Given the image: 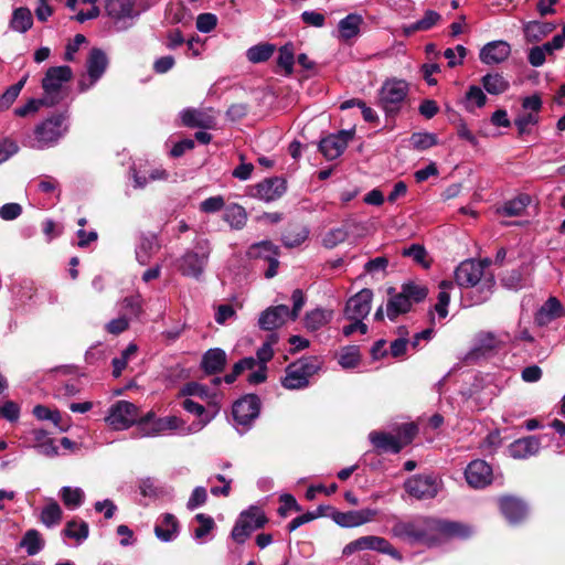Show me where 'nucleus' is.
<instances>
[{"label": "nucleus", "instance_id": "c756f323", "mask_svg": "<svg viewBox=\"0 0 565 565\" xmlns=\"http://www.w3.org/2000/svg\"><path fill=\"white\" fill-rule=\"evenodd\" d=\"M63 519V510L53 499H45V505L40 512V521L46 527H54L61 523Z\"/></svg>", "mask_w": 565, "mask_h": 565}, {"label": "nucleus", "instance_id": "2eb2a0df", "mask_svg": "<svg viewBox=\"0 0 565 565\" xmlns=\"http://www.w3.org/2000/svg\"><path fill=\"white\" fill-rule=\"evenodd\" d=\"M232 413L237 425L248 426L259 414V399L246 395L234 403Z\"/></svg>", "mask_w": 565, "mask_h": 565}, {"label": "nucleus", "instance_id": "bb28decb", "mask_svg": "<svg viewBox=\"0 0 565 565\" xmlns=\"http://www.w3.org/2000/svg\"><path fill=\"white\" fill-rule=\"evenodd\" d=\"M226 361L224 350L218 348L210 349L202 356L201 367L207 374H215L224 369Z\"/></svg>", "mask_w": 565, "mask_h": 565}, {"label": "nucleus", "instance_id": "f03ea898", "mask_svg": "<svg viewBox=\"0 0 565 565\" xmlns=\"http://www.w3.org/2000/svg\"><path fill=\"white\" fill-rule=\"evenodd\" d=\"M490 260L468 259L459 264L455 270V280L460 288L471 289V303L480 305L490 299L495 279L489 270Z\"/></svg>", "mask_w": 565, "mask_h": 565}, {"label": "nucleus", "instance_id": "473e14b6", "mask_svg": "<svg viewBox=\"0 0 565 565\" xmlns=\"http://www.w3.org/2000/svg\"><path fill=\"white\" fill-rule=\"evenodd\" d=\"M33 25V17L31 10L26 7H20L13 10L12 17L9 23L11 30L25 33Z\"/></svg>", "mask_w": 565, "mask_h": 565}, {"label": "nucleus", "instance_id": "20e7f679", "mask_svg": "<svg viewBox=\"0 0 565 565\" xmlns=\"http://www.w3.org/2000/svg\"><path fill=\"white\" fill-rule=\"evenodd\" d=\"M321 367L318 358L310 356L291 363L286 369V374L281 380V384L287 390H300L309 384V379L315 375Z\"/></svg>", "mask_w": 565, "mask_h": 565}, {"label": "nucleus", "instance_id": "49530a36", "mask_svg": "<svg viewBox=\"0 0 565 565\" xmlns=\"http://www.w3.org/2000/svg\"><path fill=\"white\" fill-rule=\"evenodd\" d=\"M63 533L70 539L83 542L88 537V524L85 521L72 520L66 523Z\"/></svg>", "mask_w": 565, "mask_h": 565}, {"label": "nucleus", "instance_id": "7ed1b4c3", "mask_svg": "<svg viewBox=\"0 0 565 565\" xmlns=\"http://www.w3.org/2000/svg\"><path fill=\"white\" fill-rule=\"evenodd\" d=\"M212 252L211 243L206 238H199L194 249L186 252L180 259L178 269L186 277L199 279L209 262Z\"/></svg>", "mask_w": 565, "mask_h": 565}, {"label": "nucleus", "instance_id": "13d9d810", "mask_svg": "<svg viewBox=\"0 0 565 565\" xmlns=\"http://www.w3.org/2000/svg\"><path fill=\"white\" fill-rule=\"evenodd\" d=\"M195 520L199 522V526L194 530V537L201 540L206 536L215 526L214 520L203 513L195 515Z\"/></svg>", "mask_w": 565, "mask_h": 565}, {"label": "nucleus", "instance_id": "603ef678", "mask_svg": "<svg viewBox=\"0 0 565 565\" xmlns=\"http://www.w3.org/2000/svg\"><path fill=\"white\" fill-rule=\"evenodd\" d=\"M21 545L26 548L29 555H35L42 550L43 541L41 540V536L38 531L29 530L24 534L21 541Z\"/></svg>", "mask_w": 565, "mask_h": 565}, {"label": "nucleus", "instance_id": "052dcab7", "mask_svg": "<svg viewBox=\"0 0 565 565\" xmlns=\"http://www.w3.org/2000/svg\"><path fill=\"white\" fill-rule=\"evenodd\" d=\"M501 281L509 289H520L524 286V278L518 269L507 271L502 276Z\"/></svg>", "mask_w": 565, "mask_h": 565}, {"label": "nucleus", "instance_id": "c85d7f7f", "mask_svg": "<svg viewBox=\"0 0 565 565\" xmlns=\"http://www.w3.org/2000/svg\"><path fill=\"white\" fill-rule=\"evenodd\" d=\"M182 407L191 414H194L200 418L199 423L190 426L192 428V433H196L205 427L212 419H214L217 415H212L210 413V406H203L191 398H185L182 403Z\"/></svg>", "mask_w": 565, "mask_h": 565}, {"label": "nucleus", "instance_id": "bf43d9fd", "mask_svg": "<svg viewBox=\"0 0 565 565\" xmlns=\"http://www.w3.org/2000/svg\"><path fill=\"white\" fill-rule=\"evenodd\" d=\"M34 416L40 420H51L56 427H60L63 429L60 425V422L62 419L61 414L57 411H52L46 406L43 405H36L33 408Z\"/></svg>", "mask_w": 565, "mask_h": 565}, {"label": "nucleus", "instance_id": "aec40b11", "mask_svg": "<svg viewBox=\"0 0 565 565\" xmlns=\"http://www.w3.org/2000/svg\"><path fill=\"white\" fill-rule=\"evenodd\" d=\"M511 54V46L505 41H492L487 43L480 51V61L487 65L500 64Z\"/></svg>", "mask_w": 565, "mask_h": 565}, {"label": "nucleus", "instance_id": "412c9836", "mask_svg": "<svg viewBox=\"0 0 565 565\" xmlns=\"http://www.w3.org/2000/svg\"><path fill=\"white\" fill-rule=\"evenodd\" d=\"M182 124L192 128L211 129L215 125V117L211 110L186 108L180 113Z\"/></svg>", "mask_w": 565, "mask_h": 565}, {"label": "nucleus", "instance_id": "f3484780", "mask_svg": "<svg viewBox=\"0 0 565 565\" xmlns=\"http://www.w3.org/2000/svg\"><path fill=\"white\" fill-rule=\"evenodd\" d=\"M465 477L472 488H484L492 481V468L484 460L477 459L467 466Z\"/></svg>", "mask_w": 565, "mask_h": 565}, {"label": "nucleus", "instance_id": "72a5a7b5", "mask_svg": "<svg viewBox=\"0 0 565 565\" xmlns=\"http://www.w3.org/2000/svg\"><path fill=\"white\" fill-rule=\"evenodd\" d=\"M556 29L552 22L531 21L525 24L524 33L529 42H539Z\"/></svg>", "mask_w": 565, "mask_h": 565}, {"label": "nucleus", "instance_id": "b1692460", "mask_svg": "<svg viewBox=\"0 0 565 565\" xmlns=\"http://www.w3.org/2000/svg\"><path fill=\"white\" fill-rule=\"evenodd\" d=\"M286 191V182L280 178L267 179L255 186V196L266 201L279 199Z\"/></svg>", "mask_w": 565, "mask_h": 565}, {"label": "nucleus", "instance_id": "4be33fe9", "mask_svg": "<svg viewBox=\"0 0 565 565\" xmlns=\"http://www.w3.org/2000/svg\"><path fill=\"white\" fill-rule=\"evenodd\" d=\"M499 504L502 514L511 524L519 523L527 514L525 503L518 498L503 497L499 500Z\"/></svg>", "mask_w": 565, "mask_h": 565}, {"label": "nucleus", "instance_id": "423d86ee", "mask_svg": "<svg viewBox=\"0 0 565 565\" xmlns=\"http://www.w3.org/2000/svg\"><path fill=\"white\" fill-rule=\"evenodd\" d=\"M222 379L215 377L212 381L213 387H209L199 382H189L185 383L179 391V396L184 397H198L202 402L210 406V413L212 415H217L221 411L223 395L217 390V386L221 384Z\"/></svg>", "mask_w": 565, "mask_h": 565}, {"label": "nucleus", "instance_id": "774afa93", "mask_svg": "<svg viewBox=\"0 0 565 565\" xmlns=\"http://www.w3.org/2000/svg\"><path fill=\"white\" fill-rule=\"evenodd\" d=\"M21 213L22 207L18 203H7L0 207V217L4 221L15 220Z\"/></svg>", "mask_w": 565, "mask_h": 565}, {"label": "nucleus", "instance_id": "5fc2aeb1", "mask_svg": "<svg viewBox=\"0 0 565 565\" xmlns=\"http://www.w3.org/2000/svg\"><path fill=\"white\" fill-rule=\"evenodd\" d=\"M26 78H22L14 85H11L0 97V109H8L18 98L21 89L23 88Z\"/></svg>", "mask_w": 565, "mask_h": 565}, {"label": "nucleus", "instance_id": "e2e57ef3", "mask_svg": "<svg viewBox=\"0 0 565 565\" xmlns=\"http://www.w3.org/2000/svg\"><path fill=\"white\" fill-rule=\"evenodd\" d=\"M217 18L213 13H201L196 18V29L202 33H209L215 29Z\"/></svg>", "mask_w": 565, "mask_h": 565}, {"label": "nucleus", "instance_id": "864d4df0", "mask_svg": "<svg viewBox=\"0 0 565 565\" xmlns=\"http://www.w3.org/2000/svg\"><path fill=\"white\" fill-rule=\"evenodd\" d=\"M409 143L417 150L428 149L437 143L436 135L430 132H415L409 138Z\"/></svg>", "mask_w": 565, "mask_h": 565}, {"label": "nucleus", "instance_id": "0eeeda50", "mask_svg": "<svg viewBox=\"0 0 565 565\" xmlns=\"http://www.w3.org/2000/svg\"><path fill=\"white\" fill-rule=\"evenodd\" d=\"M67 131L66 117L64 115L52 116L34 129L32 148L44 149L53 146Z\"/></svg>", "mask_w": 565, "mask_h": 565}, {"label": "nucleus", "instance_id": "37998d69", "mask_svg": "<svg viewBox=\"0 0 565 565\" xmlns=\"http://www.w3.org/2000/svg\"><path fill=\"white\" fill-rule=\"evenodd\" d=\"M487 95L482 88L477 85L469 86L465 95V107L468 111H475L476 108H481L487 104Z\"/></svg>", "mask_w": 565, "mask_h": 565}, {"label": "nucleus", "instance_id": "f257e3e1", "mask_svg": "<svg viewBox=\"0 0 565 565\" xmlns=\"http://www.w3.org/2000/svg\"><path fill=\"white\" fill-rule=\"evenodd\" d=\"M396 537L409 543L434 545L449 537H466L470 530L460 523L430 518H417L412 521H397L393 526Z\"/></svg>", "mask_w": 565, "mask_h": 565}, {"label": "nucleus", "instance_id": "a19ab883", "mask_svg": "<svg viewBox=\"0 0 565 565\" xmlns=\"http://www.w3.org/2000/svg\"><path fill=\"white\" fill-rule=\"evenodd\" d=\"M247 256L249 258H263L265 260L271 259L278 256V247L269 241L259 242L253 244L248 250Z\"/></svg>", "mask_w": 565, "mask_h": 565}, {"label": "nucleus", "instance_id": "4468645a", "mask_svg": "<svg viewBox=\"0 0 565 565\" xmlns=\"http://www.w3.org/2000/svg\"><path fill=\"white\" fill-rule=\"evenodd\" d=\"M353 137L354 129L341 130L338 134H331L320 141L319 150L326 159H337L343 153L349 141H351Z\"/></svg>", "mask_w": 565, "mask_h": 565}, {"label": "nucleus", "instance_id": "de8ad7c7", "mask_svg": "<svg viewBox=\"0 0 565 565\" xmlns=\"http://www.w3.org/2000/svg\"><path fill=\"white\" fill-rule=\"evenodd\" d=\"M275 52L273 44H258L247 50V58L253 63H260L267 61Z\"/></svg>", "mask_w": 565, "mask_h": 565}, {"label": "nucleus", "instance_id": "cd10ccee", "mask_svg": "<svg viewBox=\"0 0 565 565\" xmlns=\"http://www.w3.org/2000/svg\"><path fill=\"white\" fill-rule=\"evenodd\" d=\"M105 10L113 20L134 18L135 0H106Z\"/></svg>", "mask_w": 565, "mask_h": 565}, {"label": "nucleus", "instance_id": "3c124183", "mask_svg": "<svg viewBox=\"0 0 565 565\" xmlns=\"http://www.w3.org/2000/svg\"><path fill=\"white\" fill-rule=\"evenodd\" d=\"M348 237L345 226L329 230L322 237V245L327 248H334Z\"/></svg>", "mask_w": 565, "mask_h": 565}, {"label": "nucleus", "instance_id": "6e6552de", "mask_svg": "<svg viewBox=\"0 0 565 565\" xmlns=\"http://www.w3.org/2000/svg\"><path fill=\"white\" fill-rule=\"evenodd\" d=\"M267 522L264 512L257 507H249L241 512L235 525L232 529L231 537L237 544H244L250 534L263 527Z\"/></svg>", "mask_w": 565, "mask_h": 565}, {"label": "nucleus", "instance_id": "c03bdc74", "mask_svg": "<svg viewBox=\"0 0 565 565\" xmlns=\"http://www.w3.org/2000/svg\"><path fill=\"white\" fill-rule=\"evenodd\" d=\"M224 221L227 222L231 227L241 230L246 224L247 214L241 205L232 204L225 210Z\"/></svg>", "mask_w": 565, "mask_h": 565}, {"label": "nucleus", "instance_id": "69168bd1", "mask_svg": "<svg viewBox=\"0 0 565 565\" xmlns=\"http://www.w3.org/2000/svg\"><path fill=\"white\" fill-rule=\"evenodd\" d=\"M225 205L224 199L221 195L211 196L200 204V210L204 213H215L221 211Z\"/></svg>", "mask_w": 565, "mask_h": 565}, {"label": "nucleus", "instance_id": "09e8293b", "mask_svg": "<svg viewBox=\"0 0 565 565\" xmlns=\"http://www.w3.org/2000/svg\"><path fill=\"white\" fill-rule=\"evenodd\" d=\"M295 63V52L291 43H287L279 49L277 64L281 67L287 75L292 73Z\"/></svg>", "mask_w": 565, "mask_h": 565}, {"label": "nucleus", "instance_id": "a878e982", "mask_svg": "<svg viewBox=\"0 0 565 565\" xmlns=\"http://www.w3.org/2000/svg\"><path fill=\"white\" fill-rule=\"evenodd\" d=\"M540 439L535 436L520 438L509 446V454L515 459H525L539 452Z\"/></svg>", "mask_w": 565, "mask_h": 565}, {"label": "nucleus", "instance_id": "9d476101", "mask_svg": "<svg viewBox=\"0 0 565 565\" xmlns=\"http://www.w3.org/2000/svg\"><path fill=\"white\" fill-rule=\"evenodd\" d=\"M427 295L428 289L422 284H404L402 291L391 299V316L407 312L414 302L424 300Z\"/></svg>", "mask_w": 565, "mask_h": 565}, {"label": "nucleus", "instance_id": "f704fd0d", "mask_svg": "<svg viewBox=\"0 0 565 565\" xmlns=\"http://www.w3.org/2000/svg\"><path fill=\"white\" fill-rule=\"evenodd\" d=\"M58 495L64 505L70 510H76L85 501V492L82 488L78 487H62L60 489Z\"/></svg>", "mask_w": 565, "mask_h": 565}, {"label": "nucleus", "instance_id": "a18cd8bd", "mask_svg": "<svg viewBox=\"0 0 565 565\" xmlns=\"http://www.w3.org/2000/svg\"><path fill=\"white\" fill-rule=\"evenodd\" d=\"M332 317V312L324 309H315L307 313L305 323L306 328L311 331H316L327 324Z\"/></svg>", "mask_w": 565, "mask_h": 565}, {"label": "nucleus", "instance_id": "dca6fc26", "mask_svg": "<svg viewBox=\"0 0 565 565\" xmlns=\"http://www.w3.org/2000/svg\"><path fill=\"white\" fill-rule=\"evenodd\" d=\"M362 551H374V552L387 554L388 553V542L384 537L376 536V535L361 536V537L348 543L342 550V555L350 556L356 552H362Z\"/></svg>", "mask_w": 565, "mask_h": 565}, {"label": "nucleus", "instance_id": "ddd939ff", "mask_svg": "<svg viewBox=\"0 0 565 565\" xmlns=\"http://www.w3.org/2000/svg\"><path fill=\"white\" fill-rule=\"evenodd\" d=\"M376 509L351 510L347 512L334 511L331 514L332 521L341 527H358L376 520Z\"/></svg>", "mask_w": 565, "mask_h": 565}, {"label": "nucleus", "instance_id": "338daca9", "mask_svg": "<svg viewBox=\"0 0 565 565\" xmlns=\"http://www.w3.org/2000/svg\"><path fill=\"white\" fill-rule=\"evenodd\" d=\"M206 500H207V493H206L205 488L196 487L192 491V494L189 498L186 507L189 510H194V509L203 505L206 502Z\"/></svg>", "mask_w": 565, "mask_h": 565}, {"label": "nucleus", "instance_id": "4c0bfd02", "mask_svg": "<svg viewBox=\"0 0 565 565\" xmlns=\"http://www.w3.org/2000/svg\"><path fill=\"white\" fill-rule=\"evenodd\" d=\"M562 303L555 297H551L546 300V302L541 307L536 315V321L540 324H545L559 317L562 313Z\"/></svg>", "mask_w": 565, "mask_h": 565}, {"label": "nucleus", "instance_id": "2f4dec72", "mask_svg": "<svg viewBox=\"0 0 565 565\" xmlns=\"http://www.w3.org/2000/svg\"><path fill=\"white\" fill-rule=\"evenodd\" d=\"M154 533L163 542L172 541L178 534V521L173 514L166 513L156 525Z\"/></svg>", "mask_w": 565, "mask_h": 565}, {"label": "nucleus", "instance_id": "79ce46f5", "mask_svg": "<svg viewBox=\"0 0 565 565\" xmlns=\"http://www.w3.org/2000/svg\"><path fill=\"white\" fill-rule=\"evenodd\" d=\"M440 14L434 10H427L424 17L417 22L404 28V33L409 35L416 31H427L436 25L440 20Z\"/></svg>", "mask_w": 565, "mask_h": 565}, {"label": "nucleus", "instance_id": "58836bf2", "mask_svg": "<svg viewBox=\"0 0 565 565\" xmlns=\"http://www.w3.org/2000/svg\"><path fill=\"white\" fill-rule=\"evenodd\" d=\"M484 89L491 95H500L510 87L509 82L499 73L487 74L481 78Z\"/></svg>", "mask_w": 565, "mask_h": 565}, {"label": "nucleus", "instance_id": "39448f33", "mask_svg": "<svg viewBox=\"0 0 565 565\" xmlns=\"http://www.w3.org/2000/svg\"><path fill=\"white\" fill-rule=\"evenodd\" d=\"M72 75L71 67L66 65L50 67L46 71L42 79L43 98L46 106H54L64 98L62 88L72 78Z\"/></svg>", "mask_w": 565, "mask_h": 565}, {"label": "nucleus", "instance_id": "e433bc0d", "mask_svg": "<svg viewBox=\"0 0 565 565\" xmlns=\"http://www.w3.org/2000/svg\"><path fill=\"white\" fill-rule=\"evenodd\" d=\"M362 23V17L359 14H349L339 22L340 38L348 41L356 36L360 32V25Z\"/></svg>", "mask_w": 565, "mask_h": 565}, {"label": "nucleus", "instance_id": "6e6d98bb", "mask_svg": "<svg viewBox=\"0 0 565 565\" xmlns=\"http://www.w3.org/2000/svg\"><path fill=\"white\" fill-rule=\"evenodd\" d=\"M408 93V85L405 81H391V113L394 104L403 102Z\"/></svg>", "mask_w": 565, "mask_h": 565}, {"label": "nucleus", "instance_id": "393cba45", "mask_svg": "<svg viewBox=\"0 0 565 565\" xmlns=\"http://www.w3.org/2000/svg\"><path fill=\"white\" fill-rule=\"evenodd\" d=\"M417 434V427L413 423H405L394 427L391 431V452H398L409 445Z\"/></svg>", "mask_w": 565, "mask_h": 565}, {"label": "nucleus", "instance_id": "ea45409f", "mask_svg": "<svg viewBox=\"0 0 565 565\" xmlns=\"http://www.w3.org/2000/svg\"><path fill=\"white\" fill-rule=\"evenodd\" d=\"M530 204L529 195H520L508 202H505L497 212L504 216H519L521 215L526 206Z\"/></svg>", "mask_w": 565, "mask_h": 565}, {"label": "nucleus", "instance_id": "5701e85b", "mask_svg": "<svg viewBox=\"0 0 565 565\" xmlns=\"http://www.w3.org/2000/svg\"><path fill=\"white\" fill-rule=\"evenodd\" d=\"M168 430H180L182 434H191L192 428L185 426L183 419L178 416H167L153 419L150 430H145V436H154Z\"/></svg>", "mask_w": 565, "mask_h": 565}, {"label": "nucleus", "instance_id": "680f3d73", "mask_svg": "<svg viewBox=\"0 0 565 565\" xmlns=\"http://www.w3.org/2000/svg\"><path fill=\"white\" fill-rule=\"evenodd\" d=\"M537 122L539 116L533 113L521 114L514 120V125L516 126L520 135L526 134L529 131V127L534 126Z\"/></svg>", "mask_w": 565, "mask_h": 565}, {"label": "nucleus", "instance_id": "0e129e2a", "mask_svg": "<svg viewBox=\"0 0 565 565\" xmlns=\"http://www.w3.org/2000/svg\"><path fill=\"white\" fill-rule=\"evenodd\" d=\"M124 316L138 317L141 312V299L139 296L125 298L121 302Z\"/></svg>", "mask_w": 565, "mask_h": 565}, {"label": "nucleus", "instance_id": "7c9ffc66", "mask_svg": "<svg viewBox=\"0 0 565 565\" xmlns=\"http://www.w3.org/2000/svg\"><path fill=\"white\" fill-rule=\"evenodd\" d=\"M159 248L160 245L154 235L142 237L136 248V259L140 265H147Z\"/></svg>", "mask_w": 565, "mask_h": 565}, {"label": "nucleus", "instance_id": "8fccbe9b", "mask_svg": "<svg viewBox=\"0 0 565 565\" xmlns=\"http://www.w3.org/2000/svg\"><path fill=\"white\" fill-rule=\"evenodd\" d=\"M360 361V349L356 345L344 348L339 356V363L344 369H353L359 365Z\"/></svg>", "mask_w": 565, "mask_h": 565}, {"label": "nucleus", "instance_id": "4d7b16f0", "mask_svg": "<svg viewBox=\"0 0 565 565\" xmlns=\"http://www.w3.org/2000/svg\"><path fill=\"white\" fill-rule=\"evenodd\" d=\"M402 255L405 257H412L414 262L422 265L425 268L429 267V262L426 260L427 253L424 246L418 244H413L408 248H404L402 250Z\"/></svg>", "mask_w": 565, "mask_h": 565}, {"label": "nucleus", "instance_id": "a211bd4d", "mask_svg": "<svg viewBox=\"0 0 565 565\" xmlns=\"http://www.w3.org/2000/svg\"><path fill=\"white\" fill-rule=\"evenodd\" d=\"M372 291L362 289L351 297L345 306V317L348 319H364L371 310Z\"/></svg>", "mask_w": 565, "mask_h": 565}, {"label": "nucleus", "instance_id": "9b49d317", "mask_svg": "<svg viewBox=\"0 0 565 565\" xmlns=\"http://www.w3.org/2000/svg\"><path fill=\"white\" fill-rule=\"evenodd\" d=\"M108 66V58L100 49H93L88 55L86 67L87 76L78 82L81 92H85L93 87L95 83L103 76Z\"/></svg>", "mask_w": 565, "mask_h": 565}, {"label": "nucleus", "instance_id": "6ab92c4d", "mask_svg": "<svg viewBox=\"0 0 565 565\" xmlns=\"http://www.w3.org/2000/svg\"><path fill=\"white\" fill-rule=\"evenodd\" d=\"M289 316L290 310L285 305L269 307L259 316L258 324L263 330L271 331L284 326Z\"/></svg>", "mask_w": 565, "mask_h": 565}, {"label": "nucleus", "instance_id": "c9c22d12", "mask_svg": "<svg viewBox=\"0 0 565 565\" xmlns=\"http://www.w3.org/2000/svg\"><path fill=\"white\" fill-rule=\"evenodd\" d=\"M309 231L300 224L289 225L282 234V243L287 247L301 245L308 238Z\"/></svg>", "mask_w": 565, "mask_h": 565}, {"label": "nucleus", "instance_id": "f8f14e48", "mask_svg": "<svg viewBox=\"0 0 565 565\" xmlns=\"http://www.w3.org/2000/svg\"><path fill=\"white\" fill-rule=\"evenodd\" d=\"M407 493L416 499H433L440 489V481L430 475H418L405 482Z\"/></svg>", "mask_w": 565, "mask_h": 565}, {"label": "nucleus", "instance_id": "1a4fd4ad", "mask_svg": "<svg viewBox=\"0 0 565 565\" xmlns=\"http://www.w3.org/2000/svg\"><path fill=\"white\" fill-rule=\"evenodd\" d=\"M138 407L128 401H118L110 406L105 420L115 430H125L137 423Z\"/></svg>", "mask_w": 565, "mask_h": 565}]
</instances>
